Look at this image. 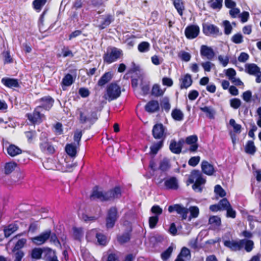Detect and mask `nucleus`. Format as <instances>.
Segmentation results:
<instances>
[{"mask_svg": "<svg viewBox=\"0 0 261 261\" xmlns=\"http://www.w3.org/2000/svg\"><path fill=\"white\" fill-rule=\"evenodd\" d=\"M50 236V229H47L41 233L39 236L32 238V242L37 245H41L48 240Z\"/></svg>", "mask_w": 261, "mask_h": 261, "instance_id": "nucleus-14", "label": "nucleus"}, {"mask_svg": "<svg viewBox=\"0 0 261 261\" xmlns=\"http://www.w3.org/2000/svg\"><path fill=\"white\" fill-rule=\"evenodd\" d=\"M43 250L41 248H35L32 249L31 257L32 258L39 259L41 258Z\"/></svg>", "mask_w": 261, "mask_h": 261, "instance_id": "nucleus-46", "label": "nucleus"}, {"mask_svg": "<svg viewBox=\"0 0 261 261\" xmlns=\"http://www.w3.org/2000/svg\"><path fill=\"white\" fill-rule=\"evenodd\" d=\"M107 95L109 101L118 98L121 95V90L119 85L115 82L109 84L106 89Z\"/></svg>", "mask_w": 261, "mask_h": 261, "instance_id": "nucleus-5", "label": "nucleus"}, {"mask_svg": "<svg viewBox=\"0 0 261 261\" xmlns=\"http://www.w3.org/2000/svg\"><path fill=\"white\" fill-rule=\"evenodd\" d=\"M39 110L40 107H36L32 113H27L25 115L28 120L32 124H40L43 122V118L44 117V115L41 113Z\"/></svg>", "mask_w": 261, "mask_h": 261, "instance_id": "nucleus-6", "label": "nucleus"}, {"mask_svg": "<svg viewBox=\"0 0 261 261\" xmlns=\"http://www.w3.org/2000/svg\"><path fill=\"white\" fill-rule=\"evenodd\" d=\"M152 214H154V216H157L159 217L163 213V209L159 205H153L150 210Z\"/></svg>", "mask_w": 261, "mask_h": 261, "instance_id": "nucleus-58", "label": "nucleus"}, {"mask_svg": "<svg viewBox=\"0 0 261 261\" xmlns=\"http://www.w3.org/2000/svg\"><path fill=\"white\" fill-rule=\"evenodd\" d=\"M8 154L11 157H14L22 152V149L15 144H11L7 148Z\"/></svg>", "mask_w": 261, "mask_h": 261, "instance_id": "nucleus-25", "label": "nucleus"}, {"mask_svg": "<svg viewBox=\"0 0 261 261\" xmlns=\"http://www.w3.org/2000/svg\"><path fill=\"white\" fill-rule=\"evenodd\" d=\"M49 241L50 242L53 243L56 246H60L61 247V244L58 239L56 234L55 233H51V231L50 230V236L49 237Z\"/></svg>", "mask_w": 261, "mask_h": 261, "instance_id": "nucleus-55", "label": "nucleus"}, {"mask_svg": "<svg viewBox=\"0 0 261 261\" xmlns=\"http://www.w3.org/2000/svg\"><path fill=\"white\" fill-rule=\"evenodd\" d=\"M74 81L73 76L69 73H67L65 74L61 82V85L62 86H70L73 83Z\"/></svg>", "mask_w": 261, "mask_h": 261, "instance_id": "nucleus-38", "label": "nucleus"}, {"mask_svg": "<svg viewBox=\"0 0 261 261\" xmlns=\"http://www.w3.org/2000/svg\"><path fill=\"white\" fill-rule=\"evenodd\" d=\"M171 167L170 161L168 159L164 158L160 163L159 169L162 172L168 171Z\"/></svg>", "mask_w": 261, "mask_h": 261, "instance_id": "nucleus-37", "label": "nucleus"}, {"mask_svg": "<svg viewBox=\"0 0 261 261\" xmlns=\"http://www.w3.org/2000/svg\"><path fill=\"white\" fill-rule=\"evenodd\" d=\"M47 0H34L32 3L33 9L37 12H40Z\"/></svg>", "mask_w": 261, "mask_h": 261, "instance_id": "nucleus-36", "label": "nucleus"}, {"mask_svg": "<svg viewBox=\"0 0 261 261\" xmlns=\"http://www.w3.org/2000/svg\"><path fill=\"white\" fill-rule=\"evenodd\" d=\"M244 244L245 245L244 248L245 250L249 252H250L253 248L254 243L250 240H243Z\"/></svg>", "mask_w": 261, "mask_h": 261, "instance_id": "nucleus-60", "label": "nucleus"}, {"mask_svg": "<svg viewBox=\"0 0 261 261\" xmlns=\"http://www.w3.org/2000/svg\"><path fill=\"white\" fill-rule=\"evenodd\" d=\"M150 44L146 41L141 42L138 46V49L141 53H145L149 50Z\"/></svg>", "mask_w": 261, "mask_h": 261, "instance_id": "nucleus-48", "label": "nucleus"}, {"mask_svg": "<svg viewBox=\"0 0 261 261\" xmlns=\"http://www.w3.org/2000/svg\"><path fill=\"white\" fill-rule=\"evenodd\" d=\"M207 3L212 9L220 10L222 8L223 0H209Z\"/></svg>", "mask_w": 261, "mask_h": 261, "instance_id": "nucleus-41", "label": "nucleus"}, {"mask_svg": "<svg viewBox=\"0 0 261 261\" xmlns=\"http://www.w3.org/2000/svg\"><path fill=\"white\" fill-rule=\"evenodd\" d=\"M122 196L121 188L119 186L105 191V201H114L115 199H119Z\"/></svg>", "mask_w": 261, "mask_h": 261, "instance_id": "nucleus-8", "label": "nucleus"}, {"mask_svg": "<svg viewBox=\"0 0 261 261\" xmlns=\"http://www.w3.org/2000/svg\"><path fill=\"white\" fill-rule=\"evenodd\" d=\"M39 146L41 151L46 154H53L55 148L52 142L49 141L46 133L42 132L39 137Z\"/></svg>", "mask_w": 261, "mask_h": 261, "instance_id": "nucleus-2", "label": "nucleus"}, {"mask_svg": "<svg viewBox=\"0 0 261 261\" xmlns=\"http://www.w3.org/2000/svg\"><path fill=\"white\" fill-rule=\"evenodd\" d=\"M113 78V74L111 72H105L99 79L97 82L98 86L103 87L108 83Z\"/></svg>", "mask_w": 261, "mask_h": 261, "instance_id": "nucleus-29", "label": "nucleus"}, {"mask_svg": "<svg viewBox=\"0 0 261 261\" xmlns=\"http://www.w3.org/2000/svg\"><path fill=\"white\" fill-rule=\"evenodd\" d=\"M188 256H190V251L188 248L184 247L182 248L180 252L177 255L176 258H179L180 259H184L183 257L187 258Z\"/></svg>", "mask_w": 261, "mask_h": 261, "instance_id": "nucleus-51", "label": "nucleus"}, {"mask_svg": "<svg viewBox=\"0 0 261 261\" xmlns=\"http://www.w3.org/2000/svg\"><path fill=\"white\" fill-rule=\"evenodd\" d=\"M172 118L176 121H181L184 118V114L182 112L178 109H174L171 113Z\"/></svg>", "mask_w": 261, "mask_h": 261, "instance_id": "nucleus-43", "label": "nucleus"}, {"mask_svg": "<svg viewBox=\"0 0 261 261\" xmlns=\"http://www.w3.org/2000/svg\"><path fill=\"white\" fill-rule=\"evenodd\" d=\"M159 220V217L157 216H151L149 218L148 223L149 228L151 229L154 228Z\"/></svg>", "mask_w": 261, "mask_h": 261, "instance_id": "nucleus-54", "label": "nucleus"}, {"mask_svg": "<svg viewBox=\"0 0 261 261\" xmlns=\"http://www.w3.org/2000/svg\"><path fill=\"white\" fill-rule=\"evenodd\" d=\"M61 53L64 58L67 57L72 58L74 56V54L72 51L69 49L68 46H64L63 48H62Z\"/></svg>", "mask_w": 261, "mask_h": 261, "instance_id": "nucleus-63", "label": "nucleus"}, {"mask_svg": "<svg viewBox=\"0 0 261 261\" xmlns=\"http://www.w3.org/2000/svg\"><path fill=\"white\" fill-rule=\"evenodd\" d=\"M229 124L233 127V132L236 134H240L241 132L242 126L241 124H237L233 119L229 120Z\"/></svg>", "mask_w": 261, "mask_h": 261, "instance_id": "nucleus-52", "label": "nucleus"}, {"mask_svg": "<svg viewBox=\"0 0 261 261\" xmlns=\"http://www.w3.org/2000/svg\"><path fill=\"white\" fill-rule=\"evenodd\" d=\"M44 259L47 261L50 258L56 256V251L50 248H46L44 250Z\"/></svg>", "mask_w": 261, "mask_h": 261, "instance_id": "nucleus-44", "label": "nucleus"}, {"mask_svg": "<svg viewBox=\"0 0 261 261\" xmlns=\"http://www.w3.org/2000/svg\"><path fill=\"white\" fill-rule=\"evenodd\" d=\"M160 104L156 100H151L146 103L144 109L148 113H153L160 110Z\"/></svg>", "mask_w": 261, "mask_h": 261, "instance_id": "nucleus-19", "label": "nucleus"}, {"mask_svg": "<svg viewBox=\"0 0 261 261\" xmlns=\"http://www.w3.org/2000/svg\"><path fill=\"white\" fill-rule=\"evenodd\" d=\"M122 55V51L116 47H109L102 57L105 63L110 64L118 60Z\"/></svg>", "mask_w": 261, "mask_h": 261, "instance_id": "nucleus-3", "label": "nucleus"}, {"mask_svg": "<svg viewBox=\"0 0 261 261\" xmlns=\"http://www.w3.org/2000/svg\"><path fill=\"white\" fill-rule=\"evenodd\" d=\"M38 102L41 103V105L38 106L40 107V109H43L46 111H49L53 107L55 100L50 96H45L38 100Z\"/></svg>", "mask_w": 261, "mask_h": 261, "instance_id": "nucleus-11", "label": "nucleus"}, {"mask_svg": "<svg viewBox=\"0 0 261 261\" xmlns=\"http://www.w3.org/2000/svg\"><path fill=\"white\" fill-rule=\"evenodd\" d=\"M166 127L161 123L154 124L152 129V135L156 140H165L167 137Z\"/></svg>", "mask_w": 261, "mask_h": 261, "instance_id": "nucleus-7", "label": "nucleus"}, {"mask_svg": "<svg viewBox=\"0 0 261 261\" xmlns=\"http://www.w3.org/2000/svg\"><path fill=\"white\" fill-rule=\"evenodd\" d=\"M179 81L180 89H187L190 87L193 83L192 76L189 73H187L181 76Z\"/></svg>", "mask_w": 261, "mask_h": 261, "instance_id": "nucleus-22", "label": "nucleus"}, {"mask_svg": "<svg viewBox=\"0 0 261 261\" xmlns=\"http://www.w3.org/2000/svg\"><path fill=\"white\" fill-rule=\"evenodd\" d=\"M18 229L17 224L11 223L9 224L4 229V236L6 238L9 237L12 233L15 232Z\"/></svg>", "mask_w": 261, "mask_h": 261, "instance_id": "nucleus-32", "label": "nucleus"}, {"mask_svg": "<svg viewBox=\"0 0 261 261\" xmlns=\"http://www.w3.org/2000/svg\"><path fill=\"white\" fill-rule=\"evenodd\" d=\"M76 114L79 115L78 119L82 124L89 123L91 126L98 119L99 116L97 111H91L89 113L86 109L77 108Z\"/></svg>", "mask_w": 261, "mask_h": 261, "instance_id": "nucleus-1", "label": "nucleus"}, {"mask_svg": "<svg viewBox=\"0 0 261 261\" xmlns=\"http://www.w3.org/2000/svg\"><path fill=\"white\" fill-rule=\"evenodd\" d=\"M231 40L235 44H240L243 42V36L241 33H237L232 36Z\"/></svg>", "mask_w": 261, "mask_h": 261, "instance_id": "nucleus-56", "label": "nucleus"}, {"mask_svg": "<svg viewBox=\"0 0 261 261\" xmlns=\"http://www.w3.org/2000/svg\"><path fill=\"white\" fill-rule=\"evenodd\" d=\"M201 166L202 172L207 175H212L215 172L214 166L206 161H202Z\"/></svg>", "mask_w": 261, "mask_h": 261, "instance_id": "nucleus-23", "label": "nucleus"}, {"mask_svg": "<svg viewBox=\"0 0 261 261\" xmlns=\"http://www.w3.org/2000/svg\"><path fill=\"white\" fill-rule=\"evenodd\" d=\"M202 32L205 35L207 36L217 37L222 34L220 32L219 28L218 27L214 24L207 23H203L202 24Z\"/></svg>", "mask_w": 261, "mask_h": 261, "instance_id": "nucleus-9", "label": "nucleus"}, {"mask_svg": "<svg viewBox=\"0 0 261 261\" xmlns=\"http://www.w3.org/2000/svg\"><path fill=\"white\" fill-rule=\"evenodd\" d=\"M96 238L99 245L106 246L107 244V237L104 234L98 232L96 234Z\"/></svg>", "mask_w": 261, "mask_h": 261, "instance_id": "nucleus-45", "label": "nucleus"}, {"mask_svg": "<svg viewBox=\"0 0 261 261\" xmlns=\"http://www.w3.org/2000/svg\"><path fill=\"white\" fill-rule=\"evenodd\" d=\"M189 211L190 212V217L195 218H197L199 214V210L196 206H192L190 207Z\"/></svg>", "mask_w": 261, "mask_h": 261, "instance_id": "nucleus-62", "label": "nucleus"}, {"mask_svg": "<svg viewBox=\"0 0 261 261\" xmlns=\"http://www.w3.org/2000/svg\"><path fill=\"white\" fill-rule=\"evenodd\" d=\"M132 230H128L122 234L117 236V240L121 244H124L129 242L132 236Z\"/></svg>", "mask_w": 261, "mask_h": 261, "instance_id": "nucleus-27", "label": "nucleus"}, {"mask_svg": "<svg viewBox=\"0 0 261 261\" xmlns=\"http://www.w3.org/2000/svg\"><path fill=\"white\" fill-rule=\"evenodd\" d=\"M214 192L216 195L219 196V197L223 198L226 195L225 191L220 185H217L215 186Z\"/></svg>", "mask_w": 261, "mask_h": 261, "instance_id": "nucleus-47", "label": "nucleus"}, {"mask_svg": "<svg viewBox=\"0 0 261 261\" xmlns=\"http://www.w3.org/2000/svg\"><path fill=\"white\" fill-rule=\"evenodd\" d=\"M223 23L224 27L225 34L227 35L230 34L232 30V27L231 25L230 22L228 20H224Z\"/></svg>", "mask_w": 261, "mask_h": 261, "instance_id": "nucleus-64", "label": "nucleus"}, {"mask_svg": "<svg viewBox=\"0 0 261 261\" xmlns=\"http://www.w3.org/2000/svg\"><path fill=\"white\" fill-rule=\"evenodd\" d=\"M76 146L72 143L67 144L65 146V151L70 157H75L77 153Z\"/></svg>", "mask_w": 261, "mask_h": 261, "instance_id": "nucleus-33", "label": "nucleus"}, {"mask_svg": "<svg viewBox=\"0 0 261 261\" xmlns=\"http://www.w3.org/2000/svg\"><path fill=\"white\" fill-rule=\"evenodd\" d=\"M200 53L201 57H205L209 60H212L215 55L213 48L205 45L201 46Z\"/></svg>", "mask_w": 261, "mask_h": 261, "instance_id": "nucleus-20", "label": "nucleus"}, {"mask_svg": "<svg viewBox=\"0 0 261 261\" xmlns=\"http://www.w3.org/2000/svg\"><path fill=\"white\" fill-rule=\"evenodd\" d=\"M200 110L203 112L206 113V116L211 119L214 118L215 114V110L211 107L205 106L204 107L200 108Z\"/></svg>", "mask_w": 261, "mask_h": 261, "instance_id": "nucleus-42", "label": "nucleus"}, {"mask_svg": "<svg viewBox=\"0 0 261 261\" xmlns=\"http://www.w3.org/2000/svg\"><path fill=\"white\" fill-rule=\"evenodd\" d=\"M158 140V142L153 143L150 146L149 152L150 155H156L159 151L163 147L165 140Z\"/></svg>", "mask_w": 261, "mask_h": 261, "instance_id": "nucleus-26", "label": "nucleus"}, {"mask_svg": "<svg viewBox=\"0 0 261 261\" xmlns=\"http://www.w3.org/2000/svg\"><path fill=\"white\" fill-rule=\"evenodd\" d=\"M91 200H94L95 198L99 199L101 201H105V192L98 190V187L95 186L90 196Z\"/></svg>", "mask_w": 261, "mask_h": 261, "instance_id": "nucleus-31", "label": "nucleus"}, {"mask_svg": "<svg viewBox=\"0 0 261 261\" xmlns=\"http://www.w3.org/2000/svg\"><path fill=\"white\" fill-rule=\"evenodd\" d=\"M164 186L166 190H177L179 188V185L176 177L172 176L165 179L164 181Z\"/></svg>", "mask_w": 261, "mask_h": 261, "instance_id": "nucleus-21", "label": "nucleus"}, {"mask_svg": "<svg viewBox=\"0 0 261 261\" xmlns=\"http://www.w3.org/2000/svg\"><path fill=\"white\" fill-rule=\"evenodd\" d=\"M168 210L170 213H172L174 212H176L177 214L181 216L182 220H186L187 218L188 210L181 204H174L170 205L168 206Z\"/></svg>", "mask_w": 261, "mask_h": 261, "instance_id": "nucleus-10", "label": "nucleus"}, {"mask_svg": "<svg viewBox=\"0 0 261 261\" xmlns=\"http://www.w3.org/2000/svg\"><path fill=\"white\" fill-rule=\"evenodd\" d=\"M209 223L215 224L217 226H220L221 224V220L219 217L217 216H211L208 219Z\"/></svg>", "mask_w": 261, "mask_h": 261, "instance_id": "nucleus-57", "label": "nucleus"}, {"mask_svg": "<svg viewBox=\"0 0 261 261\" xmlns=\"http://www.w3.org/2000/svg\"><path fill=\"white\" fill-rule=\"evenodd\" d=\"M119 218L117 208L111 207L107 211L106 217V227L107 229L113 228Z\"/></svg>", "mask_w": 261, "mask_h": 261, "instance_id": "nucleus-4", "label": "nucleus"}, {"mask_svg": "<svg viewBox=\"0 0 261 261\" xmlns=\"http://www.w3.org/2000/svg\"><path fill=\"white\" fill-rule=\"evenodd\" d=\"M2 84L9 88H19L18 80L16 79L4 77L2 79Z\"/></svg>", "mask_w": 261, "mask_h": 261, "instance_id": "nucleus-24", "label": "nucleus"}, {"mask_svg": "<svg viewBox=\"0 0 261 261\" xmlns=\"http://www.w3.org/2000/svg\"><path fill=\"white\" fill-rule=\"evenodd\" d=\"M184 143V140L182 138L179 139L177 142L174 139L171 140L169 145V149L173 153L180 154L181 152Z\"/></svg>", "mask_w": 261, "mask_h": 261, "instance_id": "nucleus-15", "label": "nucleus"}, {"mask_svg": "<svg viewBox=\"0 0 261 261\" xmlns=\"http://www.w3.org/2000/svg\"><path fill=\"white\" fill-rule=\"evenodd\" d=\"M17 166V164L14 161L6 163L4 166L5 174L6 175L11 174L15 170Z\"/></svg>", "mask_w": 261, "mask_h": 261, "instance_id": "nucleus-34", "label": "nucleus"}, {"mask_svg": "<svg viewBox=\"0 0 261 261\" xmlns=\"http://www.w3.org/2000/svg\"><path fill=\"white\" fill-rule=\"evenodd\" d=\"M221 199L219 201L218 204H212L210 206V210L213 212H217L218 211H223L222 204L221 203Z\"/></svg>", "mask_w": 261, "mask_h": 261, "instance_id": "nucleus-61", "label": "nucleus"}, {"mask_svg": "<svg viewBox=\"0 0 261 261\" xmlns=\"http://www.w3.org/2000/svg\"><path fill=\"white\" fill-rule=\"evenodd\" d=\"M173 247L169 246L167 249L161 253V258L165 261L169 259L173 252Z\"/></svg>", "mask_w": 261, "mask_h": 261, "instance_id": "nucleus-49", "label": "nucleus"}, {"mask_svg": "<svg viewBox=\"0 0 261 261\" xmlns=\"http://www.w3.org/2000/svg\"><path fill=\"white\" fill-rule=\"evenodd\" d=\"M230 105L234 109H238L241 105V101L238 98H233L230 100Z\"/></svg>", "mask_w": 261, "mask_h": 261, "instance_id": "nucleus-59", "label": "nucleus"}, {"mask_svg": "<svg viewBox=\"0 0 261 261\" xmlns=\"http://www.w3.org/2000/svg\"><path fill=\"white\" fill-rule=\"evenodd\" d=\"M224 245L229 248L231 251H236L240 250L243 247L244 240H241L239 242L233 240H225L223 242Z\"/></svg>", "mask_w": 261, "mask_h": 261, "instance_id": "nucleus-17", "label": "nucleus"}, {"mask_svg": "<svg viewBox=\"0 0 261 261\" xmlns=\"http://www.w3.org/2000/svg\"><path fill=\"white\" fill-rule=\"evenodd\" d=\"M199 32V27L197 25H189L185 30V36L188 39L196 38L198 36Z\"/></svg>", "mask_w": 261, "mask_h": 261, "instance_id": "nucleus-12", "label": "nucleus"}, {"mask_svg": "<svg viewBox=\"0 0 261 261\" xmlns=\"http://www.w3.org/2000/svg\"><path fill=\"white\" fill-rule=\"evenodd\" d=\"M201 172L198 170H193L191 172L190 174L189 175V178L188 180H187V185L189 186L191 184H193L194 182V180L198 178L199 175L201 174Z\"/></svg>", "mask_w": 261, "mask_h": 261, "instance_id": "nucleus-35", "label": "nucleus"}, {"mask_svg": "<svg viewBox=\"0 0 261 261\" xmlns=\"http://www.w3.org/2000/svg\"><path fill=\"white\" fill-rule=\"evenodd\" d=\"M160 105L162 111H165L166 113H168L169 112L171 108V105L168 97H164L160 101Z\"/></svg>", "mask_w": 261, "mask_h": 261, "instance_id": "nucleus-39", "label": "nucleus"}, {"mask_svg": "<svg viewBox=\"0 0 261 261\" xmlns=\"http://www.w3.org/2000/svg\"><path fill=\"white\" fill-rule=\"evenodd\" d=\"M101 19V22L97 25L98 28L100 30H103L108 27L115 19L114 15L111 14H107L100 16Z\"/></svg>", "mask_w": 261, "mask_h": 261, "instance_id": "nucleus-16", "label": "nucleus"}, {"mask_svg": "<svg viewBox=\"0 0 261 261\" xmlns=\"http://www.w3.org/2000/svg\"><path fill=\"white\" fill-rule=\"evenodd\" d=\"M245 152L250 154H254L256 151V147L253 141H248L245 147Z\"/></svg>", "mask_w": 261, "mask_h": 261, "instance_id": "nucleus-40", "label": "nucleus"}, {"mask_svg": "<svg viewBox=\"0 0 261 261\" xmlns=\"http://www.w3.org/2000/svg\"><path fill=\"white\" fill-rule=\"evenodd\" d=\"M184 141L187 144L190 145L189 148V151L195 152L197 150L198 144L197 143L198 137L197 135H193L189 136L186 138Z\"/></svg>", "mask_w": 261, "mask_h": 261, "instance_id": "nucleus-18", "label": "nucleus"}, {"mask_svg": "<svg viewBox=\"0 0 261 261\" xmlns=\"http://www.w3.org/2000/svg\"><path fill=\"white\" fill-rule=\"evenodd\" d=\"M205 182V179L203 177L202 174L201 173L192 185V189L195 191L201 193L202 191V188L201 186L204 184Z\"/></svg>", "mask_w": 261, "mask_h": 261, "instance_id": "nucleus-28", "label": "nucleus"}, {"mask_svg": "<svg viewBox=\"0 0 261 261\" xmlns=\"http://www.w3.org/2000/svg\"><path fill=\"white\" fill-rule=\"evenodd\" d=\"M164 92L161 89L159 85L155 84L153 86L151 90V94L154 96H162Z\"/></svg>", "mask_w": 261, "mask_h": 261, "instance_id": "nucleus-50", "label": "nucleus"}, {"mask_svg": "<svg viewBox=\"0 0 261 261\" xmlns=\"http://www.w3.org/2000/svg\"><path fill=\"white\" fill-rule=\"evenodd\" d=\"M27 242V240L25 239L22 238L19 239L17 242L16 243L14 249H13V251L20 250V249L23 248Z\"/></svg>", "mask_w": 261, "mask_h": 261, "instance_id": "nucleus-53", "label": "nucleus"}, {"mask_svg": "<svg viewBox=\"0 0 261 261\" xmlns=\"http://www.w3.org/2000/svg\"><path fill=\"white\" fill-rule=\"evenodd\" d=\"M221 203L223 210L226 211V217L235 218L236 217V212L232 208L228 199L226 198H222Z\"/></svg>", "mask_w": 261, "mask_h": 261, "instance_id": "nucleus-13", "label": "nucleus"}, {"mask_svg": "<svg viewBox=\"0 0 261 261\" xmlns=\"http://www.w3.org/2000/svg\"><path fill=\"white\" fill-rule=\"evenodd\" d=\"M172 3L178 14L180 16H182L185 10V2L184 0H172Z\"/></svg>", "mask_w": 261, "mask_h": 261, "instance_id": "nucleus-30", "label": "nucleus"}]
</instances>
